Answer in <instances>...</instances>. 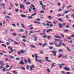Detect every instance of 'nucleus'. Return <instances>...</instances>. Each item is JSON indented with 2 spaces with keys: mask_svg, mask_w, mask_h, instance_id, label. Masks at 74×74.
Masks as SVG:
<instances>
[{
  "mask_svg": "<svg viewBox=\"0 0 74 74\" xmlns=\"http://www.w3.org/2000/svg\"><path fill=\"white\" fill-rule=\"evenodd\" d=\"M54 44L55 45L56 47H61L62 46V44L63 46V47H66V45L64 43H63L62 42H60L59 43V44H57V43L54 42Z\"/></svg>",
  "mask_w": 74,
  "mask_h": 74,
  "instance_id": "obj_1",
  "label": "nucleus"
},
{
  "mask_svg": "<svg viewBox=\"0 0 74 74\" xmlns=\"http://www.w3.org/2000/svg\"><path fill=\"white\" fill-rule=\"evenodd\" d=\"M29 68L30 69L31 71H32L33 69L32 68H33V69H35V67L34 66V65L32 64L31 66H29Z\"/></svg>",
  "mask_w": 74,
  "mask_h": 74,
  "instance_id": "obj_2",
  "label": "nucleus"
},
{
  "mask_svg": "<svg viewBox=\"0 0 74 74\" xmlns=\"http://www.w3.org/2000/svg\"><path fill=\"white\" fill-rule=\"evenodd\" d=\"M0 64L1 66H4V62L2 61H0Z\"/></svg>",
  "mask_w": 74,
  "mask_h": 74,
  "instance_id": "obj_3",
  "label": "nucleus"
},
{
  "mask_svg": "<svg viewBox=\"0 0 74 74\" xmlns=\"http://www.w3.org/2000/svg\"><path fill=\"white\" fill-rule=\"evenodd\" d=\"M45 59H46L45 61H46V62H51V60H48V59L49 58L48 57H46Z\"/></svg>",
  "mask_w": 74,
  "mask_h": 74,
  "instance_id": "obj_4",
  "label": "nucleus"
},
{
  "mask_svg": "<svg viewBox=\"0 0 74 74\" xmlns=\"http://www.w3.org/2000/svg\"><path fill=\"white\" fill-rule=\"evenodd\" d=\"M64 69L67 71H70V69L69 67H64Z\"/></svg>",
  "mask_w": 74,
  "mask_h": 74,
  "instance_id": "obj_5",
  "label": "nucleus"
},
{
  "mask_svg": "<svg viewBox=\"0 0 74 74\" xmlns=\"http://www.w3.org/2000/svg\"><path fill=\"white\" fill-rule=\"evenodd\" d=\"M20 16H21V17L23 18H26V16L25 15H23L22 14H21L20 15Z\"/></svg>",
  "mask_w": 74,
  "mask_h": 74,
  "instance_id": "obj_6",
  "label": "nucleus"
},
{
  "mask_svg": "<svg viewBox=\"0 0 74 74\" xmlns=\"http://www.w3.org/2000/svg\"><path fill=\"white\" fill-rule=\"evenodd\" d=\"M20 8H23L25 6L24 5H23V4H22V3H20Z\"/></svg>",
  "mask_w": 74,
  "mask_h": 74,
  "instance_id": "obj_7",
  "label": "nucleus"
},
{
  "mask_svg": "<svg viewBox=\"0 0 74 74\" xmlns=\"http://www.w3.org/2000/svg\"><path fill=\"white\" fill-rule=\"evenodd\" d=\"M40 32V30L35 31H34V32H32V31H30V33H35V32Z\"/></svg>",
  "mask_w": 74,
  "mask_h": 74,
  "instance_id": "obj_8",
  "label": "nucleus"
},
{
  "mask_svg": "<svg viewBox=\"0 0 74 74\" xmlns=\"http://www.w3.org/2000/svg\"><path fill=\"white\" fill-rule=\"evenodd\" d=\"M52 29H47V33H48V32H49L52 31Z\"/></svg>",
  "mask_w": 74,
  "mask_h": 74,
  "instance_id": "obj_9",
  "label": "nucleus"
},
{
  "mask_svg": "<svg viewBox=\"0 0 74 74\" xmlns=\"http://www.w3.org/2000/svg\"><path fill=\"white\" fill-rule=\"evenodd\" d=\"M21 52L22 53H26V50H24L23 51L22 50H21Z\"/></svg>",
  "mask_w": 74,
  "mask_h": 74,
  "instance_id": "obj_10",
  "label": "nucleus"
},
{
  "mask_svg": "<svg viewBox=\"0 0 74 74\" xmlns=\"http://www.w3.org/2000/svg\"><path fill=\"white\" fill-rule=\"evenodd\" d=\"M24 64V62L22 61H21L20 62H19L18 64H21L22 65H23Z\"/></svg>",
  "mask_w": 74,
  "mask_h": 74,
  "instance_id": "obj_11",
  "label": "nucleus"
},
{
  "mask_svg": "<svg viewBox=\"0 0 74 74\" xmlns=\"http://www.w3.org/2000/svg\"><path fill=\"white\" fill-rule=\"evenodd\" d=\"M34 23H38V24H41V23L39 21H35Z\"/></svg>",
  "mask_w": 74,
  "mask_h": 74,
  "instance_id": "obj_12",
  "label": "nucleus"
},
{
  "mask_svg": "<svg viewBox=\"0 0 74 74\" xmlns=\"http://www.w3.org/2000/svg\"><path fill=\"white\" fill-rule=\"evenodd\" d=\"M27 60L29 64L31 63V60H30V59L29 58H28Z\"/></svg>",
  "mask_w": 74,
  "mask_h": 74,
  "instance_id": "obj_13",
  "label": "nucleus"
},
{
  "mask_svg": "<svg viewBox=\"0 0 74 74\" xmlns=\"http://www.w3.org/2000/svg\"><path fill=\"white\" fill-rule=\"evenodd\" d=\"M66 49L67 50V51H71V49L69 48V47H66Z\"/></svg>",
  "mask_w": 74,
  "mask_h": 74,
  "instance_id": "obj_14",
  "label": "nucleus"
},
{
  "mask_svg": "<svg viewBox=\"0 0 74 74\" xmlns=\"http://www.w3.org/2000/svg\"><path fill=\"white\" fill-rule=\"evenodd\" d=\"M21 69H22V70H26V68L23 67V66L20 67Z\"/></svg>",
  "mask_w": 74,
  "mask_h": 74,
  "instance_id": "obj_15",
  "label": "nucleus"
},
{
  "mask_svg": "<svg viewBox=\"0 0 74 74\" xmlns=\"http://www.w3.org/2000/svg\"><path fill=\"white\" fill-rule=\"evenodd\" d=\"M30 46L32 48H35V46L32 45H30Z\"/></svg>",
  "mask_w": 74,
  "mask_h": 74,
  "instance_id": "obj_16",
  "label": "nucleus"
},
{
  "mask_svg": "<svg viewBox=\"0 0 74 74\" xmlns=\"http://www.w3.org/2000/svg\"><path fill=\"white\" fill-rule=\"evenodd\" d=\"M38 62H40V63H42V60H39V59H38L37 60Z\"/></svg>",
  "mask_w": 74,
  "mask_h": 74,
  "instance_id": "obj_17",
  "label": "nucleus"
},
{
  "mask_svg": "<svg viewBox=\"0 0 74 74\" xmlns=\"http://www.w3.org/2000/svg\"><path fill=\"white\" fill-rule=\"evenodd\" d=\"M68 56H69V55L68 54H66V55L65 56H63V57H64L65 58H67V57H68Z\"/></svg>",
  "mask_w": 74,
  "mask_h": 74,
  "instance_id": "obj_18",
  "label": "nucleus"
},
{
  "mask_svg": "<svg viewBox=\"0 0 74 74\" xmlns=\"http://www.w3.org/2000/svg\"><path fill=\"white\" fill-rule=\"evenodd\" d=\"M64 32H68L69 30L68 29H64Z\"/></svg>",
  "mask_w": 74,
  "mask_h": 74,
  "instance_id": "obj_19",
  "label": "nucleus"
},
{
  "mask_svg": "<svg viewBox=\"0 0 74 74\" xmlns=\"http://www.w3.org/2000/svg\"><path fill=\"white\" fill-rule=\"evenodd\" d=\"M38 58V56H37V55H36V60H35L36 61H37L38 60H37V58Z\"/></svg>",
  "mask_w": 74,
  "mask_h": 74,
  "instance_id": "obj_20",
  "label": "nucleus"
},
{
  "mask_svg": "<svg viewBox=\"0 0 74 74\" xmlns=\"http://www.w3.org/2000/svg\"><path fill=\"white\" fill-rule=\"evenodd\" d=\"M10 58L11 59H14V56L11 55H10Z\"/></svg>",
  "mask_w": 74,
  "mask_h": 74,
  "instance_id": "obj_21",
  "label": "nucleus"
},
{
  "mask_svg": "<svg viewBox=\"0 0 74 74\" xmlns=\"http://www.w3.org/2000/svg\"><path fill=\"white\" fill-rule=\"evenodd\" d=\"M58 51L59 52H63V50L62 49H59L58 50Z\"/></svg>",
  "mask_w": 74,
  "mask_h": 74,
  "instance_id": "obj_22",
  "label": "nucleus"
},
{
  "mask_svg": "<svg viewBox=\"0 0 74 74\" xmlns=\"http://www.w3.org/2000/svg\"><path fill=\"white\" fill-rule=\"evenodd\" d=\"M46 22L47 23H52V22L51 21H49L48 20H47Z\"/></svg>",
  "mask_w": 74,
  "mask_h": 74,
  "instance_id": "obj_23",
  "label": "nucleus"
},
{
  "mask_svg": "<svg viewBox=\"0 0 74 74\" xmlns=\"http://www.w3.org/2000/svg\"><path fill=\"white\" fill-rule=\"evenodd\" d=\"M48 18H50V20H51V19H52V18H53V17H52L50 16H48Z\"/></svg>",
  "mask_w": 74,
  "mask_h": 74,
  "instance_id": "obj_24",
  "label": "nucleus"
},
{
  "mask_svg": "<svg viewBox=\"0 0 74 74\" xmlns=\"http://www.w3.org/2000/svg\"><path fill=\"white\" fill-rule=\"evenodd\" d=\"M59 25V27L60 28V27H62V25L61 24H59V25Z\"/></svg>",
  "mask_w": 74,
  "mask_h": 74,
  "instance_id": "obj_25",
  "label": "nucleus"
},
{
  "mask_svg": "<svg viewBox=\"0 0 74 74\" xmlns=\"http://www.w3.org/2000/svg\"><path fill=\"white\" fill-rule=\"evenodd\" d=\"M32 9L33 11H34V12H36V8H33Z\"/></svg>",
  "mask_w": 74,
  "mask_h": 74,
  "instance_id": "obj_26",
  "label": "nucleus"
},
{
  "mask_svg": "<svg viewBox=\"0 0 74 74\" xmlns=\"http://www.w3.org/2000/svg\"><path fill=\"white\" fill-rule=\"evenodd\" d=\"M47 71H48V73H50L51 71H50V70H49V68H47Z\"/></svg>",
  "mask_w": 74,
  "mask_h": 74,
  "instance_id": "obj_27",
  "label": "nucleus"
},
{
  "mask_svg": "<svg viewBox=\"0 0 74 74\" xmlns=\"http://www.w3.org/2000/svg\"><path fill=\"white\" fill-rule=\"evenodd\" d=\"M53 24H50V26H49V27H53Z\"/></svg>",
  "mask_w": 74,
  "mask_h": 74,
  "instance_id": "obj_28",
  "label": "nucleus"
},
{
  "mask_svg": "<svg viewBox=\"0 0 74 74\" xmlns=\"http://www.w3.org/2000/svg\"><path fill=\"white\" fill-rule=\"evenodd\" d=\"M21 59V58H16V60H20Z\"/></svg>",
  "mask_w": 74,
  "mask_h": 74,
  "instance_id": "obj_29",
  "label": "nucleus"
},
{
  "mask_svg": "<svg viewBox=\"0 0 74 74\" xmlns=\"http://www.w3.org/2000/svg\"><path fill=\"white\" fill-rule=\"evenodd\" d=\"M14 44H16V45H18L19 43L18 42H16V41H14Z\"/></svg>",
  "mask_w": 74,
  "mask_h": 74,
  "instance_id": "obj_30",
  "label": "nucleus"
},
{
  "mask_svg": "<svg viewBox=\"0 0 74 74\" xmlns=\"http://www.w3.org/2000/svg\"><path fill=\"white\" fill-rule=\"evenodd\" d=\"M37 36L35 37V38H34L35 41H37Z\"/></svg>",
  "mask_w": 74,
  "mask_h": 74,
  "instance_id": "obj_31",
  "label": "nucleus"
},
{
  "mask_svg": "<svg viewBox=\"0 0 74 74\" xmlns=\"http://www.w3.org/2000/svg\"><path fill=\"white\" fill-rule=\"evenodd\" d=\"M20 32H24V30L23 29H20Z\"/></svg>",
  "mask_w": 74,
  "mask_h": 74,
  "instance_id": "obj_32",
  "label": "nucleus"
},
{
  "mask_svg": "<svg viewBox=\"0 0 74 74\" xmlns=\"http://www.w3.org/2000/svg\"><path fill=\"white\" fill-rule=\"evenodd\" d=\"M28 19H32V18H33V17L32 16H28Z\"/></svg>",
  "mask_w": 74,
  "mask_h": 74,
  "instance_id": "obj_33",
  "label": "nucleus"
},
{
  "mask_svg": "<svg viewBox=\"0 0 74 74\" xmlns=\"http://www.w3.org/2000/svg\"><path fill=\"white\" fill-rule=\"evenodd\" d=\"M50 38H51V36H47L48 40H49V39H50Z\"/></svg>",
  "mask_w": 74,
  "mask_h": 74,
  "instance_id": "obj_34",
  "label": "nucleus"
},
{
  "mask_svg": "<svg viewBox=\"0 0 74 74\" xmlns=\"http://www.w3.org/2000/svg\"><path fill=\"white\" fill-rule=\"evenodd\" d=\"M24 63L25 64H26L27 63V60H26V59H24Z\"/></svg>",
  "mask_w": 74,
  "mask_h": 74,
  "instance_id": "obj_35",
  "label": "nucleus"
},
{
  "mask_svg": "<svg viewBox=\"0 0 74 74\" xmlns=\"http://www.w3.org/2000/svg\"><path fill=\"white\" fill-rule=\"evenodd\" d=\"M49 48L50 49H53V47H51V46H49Z\"/></svg>",
  "mask_w": 74,
  "mask_h": 74,
  "instance_id": "obj_36",
  "label": "nucleus"
},
{
  "mask_svg": "<svg viewBox=\"0 0 74 74\" xmlns=\"http://www.w3.org/2000/svg\"><path fill=\"white\" fill-rule=\"evenodd\" d=\"M46 34V33H45V32H44V33H40V34L43 36V35H44V34Z\"/></svg>",
  "mask_w": 74,
  "mask_h": 74,
  "instance_id": "obj_37",
  "label": "nucleus"
},
{
  "mask_svg": "<svg viewBox=\"0 0 74 74\" xmlns=\"http://www.w3.org/2000/svg\"><path fill=\"white\" fill-rule=\"evenodd\" d=\"M28 30H27V29H25V33H26V34H27V33H28Z\"/></svg>",
  "mask_w": 74,
  "mask_h": 74,
  "instance_id": "obj_38",
  "label": "nucleus"
},
{
  "mask_svg": "<svg viewBox=\"0 0 74 74\" xmlns=\"http://www.w3.org/2000/svg\"><path fill=\"white\" fill-rule=\"evenodd\" d=\"M40 13L42 14L43 13H44V11L43 10H41L40 12Z\"/></svg>",
  "mask_w": 74,
  "mask_h": 74,
  "instance_id": "obj_39",
  "label": "nucleus"
},
{
  "mask_svg": "<svg viewBox=\"0 0 74 74\" xmlns=\"http://www.w3.org/2000/svg\"><path fill=\"white\" fill-rule=\"evenodd\" d=\"M59 67L60 68H61V67H62V64H60Z\"/></svg>",
  "mask_w": 74,
  "mask_h": 74,
  "instance_id": "obj_40",
  "label": "nucleus"
},
{
  "mask_svg": "<svg viewBox=\"0 0 74 74\" xmlns=\"http://www.w3.org/2000/svg\"><path fill=\"white\" fill-rule=\"evenodd\" d=\"M40 4L41 5H43V4H42V1L40 2Z\"/></svg>",
  "mask_w": 74,
  "mask_h": 74,
  "instance_id": "obj_41",
  "label": "nucleus"
},
{
  "mask_svg": "<svg viewBox=\"0 0 74 74\" xmlns=\"http://www.w3.org/2000/svg\"><path fill=\"white\" fill-rule=\"evenodd\" d=\"M5 69H6V68H4H4L3 69V71H5Z\"/></svg>",
  "mask_w": 74,
  "mask_h": 74,
  "instance_id": "obj_42",
  "label": "nucleus"
},
{
  "mask_svg": "<svg viewBox=\"0 0 74 74\" xmlns=\"http://www.w3.org/2000/svg\"><path fill=\"white\" fill-rule=\"evenodd\" d=\"M67 38L68 40H71V37H67Z\"/></svg>",
  "mask_w": 74,
  "mask_h": 74,
  "instance_id": "obj_43",
  "label": "nucleus"
},
{
  "mask_svg": "<svg viewBox=\"0 0 74 74\" xmlns=\"http://www.w3.org/2000/svg\"><path fill=\"white\" fill-rule=\"evenodd\" d=\"M68 12H68V11L67 10H66L65 11V12L64 13V14H67V13H68Z\"/></svg>",
  "mask_w": 74,
  "mask_h": 74,
  "instance_id": "obj_44",
  "label": "nucleus"
},
{
  "mask_svg": "<svg viewBox=\"0 0 74 74\" xmlns=\"http://www.w3.org/2000/svg\"><path fill=\"white\" fill-rule=\"evenodd\" d=\"M63 56V55L62 54H61L59 56L58 58H61V57H62Z\"/></svg>",
  "mask_w": 74,
  "mask_h": 74,
  "instance_id": "obj_45",
  "label": "nucleus"
},
{
  "mask_svg": "<svg viewBox=\"0 0 74 74\" xmlns=\"http://www.w3.org/2000/svg\"><path fill=\"white\" fill-rule=\"evenodd\" d=\"M65 27H66V28H69V25H66L65 26Z\"/></svg>",
  "mask_w": 74,
  "mask_h": 74,
  "instance_id": "obj_46",
  "label": "nucleus"
},
{
  "mask_svg": "<svg viewBox=\"0 0 74 74\" xmlns=\"http://www.w3.org/2000/svg\"><path fill=\"white\" fill-rule=\"evenodd\" d=\"M55 40L56 41H59V40L58 39L56 38L55 39Z\"/></svg>",
  "mask_w": 74,
  "mask_h": 74,
  "instance_id": "obj_47",
  "label": "nucleus"
},
{
  "mask_svg": "<svg viewBox=\"0 0 74 74\" xmlns=\"http://www.w3.org/2000/svg\"><path fill=\"white\" fill-rule=\"evenodd\" d=\"M12 35H13V36H14V35L15 36H16V33H13L12 34Z\"/></svg>",
  "mask_w": 74,
  "mask_h": 74,
  "instance_id": "obj_48",
  "label": "nucleus"
},
{
  "mask_svg": "<svg viewBox=\"0 0 74 74\" xmlns=\"http://www.w3.org/2000/svg\"><path fill=\"white\" fill-rule=\"evenodd\" d=\"M55 64V63H52L51 66V68H52L53 67V64Z\"/></svg>",
  "mask_w": 74,
  "mask_h": 74,
  "instance_id": "obj_49",
  "label": "nucleus"
},
{
  "mask_svg": "<svg viewBox=\"0 0 74 74\" xmlns=\"http://www.w3.org/2000/svg\"><path fill=\"white\" fill-rule=\"evenodd\" d=\"M66 24V23H63L62 24V26H64Z\"/></svg>",
  "mask_w": 74,
  "mask_h": 74,
  "instance_id": "obj_50",
  "label": "nucleus"
},
{
  "mask_svg": "<svg viewBox=\"0 0 74 74\" xmlns=\"http://www.w3.org/2000/svg\"><path fill=\"white\" fill-rule=\"evenodd\" d=\"M26 4H28V5H29V4H31V3L29 2H29H26Z\"/></svg>",
  "mask_w": 74,
  "mask_h": 74,
  "instance_id": "obj_51",
  "label": "nucleus"
},
{
  "mask_svg": "<svg viewBox=\"0 0 74 74\" xmlns=\"http://www.w3.org/2000/svg\"><path fill=\"white\" fill-rule=\"evenodd\" d=\"M21 26H22L23 28H25V27L24 26V25H23V24H21Z\"/></svg>",
  "mask_w": 74,
  "mask_h": 74,
  "instance_id": "obj_52",
  "label": "nucleus"
},
{
  "mask_svg": "<svg viewBox=\"0 0 74 74\" xmlns=\"http://www.w3.org/2000/svg\"><path fill=\"white\" fill-rule=\"evenodd\" d=\"M37 14L36 13H34V14H33L31 16H34V15H36Z\"/></svg>",
  "mask_w": 74,
  "mask_h": 74,
  "instance_id": "obj_53",
  "label": "nucleus"
},
{
  "mask_svg": "<svg viewBox=\"0 0 74 74\" xmlns=\"http://www.w3.org/2000/svg\"><path fill=\"white\" fill-rule=\"evenodd\" d=\"M10 5H11V7H14V6H13V5L11 3H10Z\"/></svg>",
  "mask_w": 74,
  "mask_h": 74,
  "instance_id": "obj_54",
  "label": "nucleus"
},
{
  "mask_svg": "<svg viewBox=\"0 0 74 74\" xmlns=\"http://www.w3.org/2000/svg\"><path fill=\"white\" fill-rule=\"evenodd\" d=\"M33 36L35 37H37V35H36V34H33Z\"/></svg>",
  "mask_w": 74,
  "mask_h": 74,
  "instance_id": "obj_55",
  "label": "nucleus"
},
{
  "mask_svg": "<svg viewBox=\"0 0 74 74\" xmlns=\"http://www.w3.org/2000/svg\"><path fill=\"white\" fill-rule=\"evenodd\" d=\"M15 11L16 12H18V11H19V9H15Z\"/></svg>",
  "mask_w": 74,
  "mask_h": 74,
  "instance_id": "obj_56",
  "label": "nucleus"
},
{
  "mask_svg": "<svg viewBox=\"0 0 74 74\" xmlns=\"http://www.w3.org/2000/svg\"><path fill=\"white\" fill-rule=\"evenodd\" d=\"M2 45L3 46V47H4L5 48L6 47V45H5L4 44H2Z\"/></svg>",
  "mask_w": 74,
  "mask_h": 74,
  "instance_id": "obj_57",
  "label": "nucleus"
},
{
  "mask_svg": "<svg viewBox=\"0 0 74 74\" xmlns=\"http://www.w3.org/2000/svg\"><path fill=\"white\" fill-rule=\"evenodd\" d=\"M57 16H62V14H57Z\"/></svg>",
  "mask_w": 74,
  "mask_h": 74,
  "instance_id": "obj_58",
  "label": "nucleus"
},
{
  "mask_svg": "<svg viewBox=\"0 0 74 74\" xmlns=\"http://www.w3.org/2000/svg\"><path fill=\"white\" fill-rule=\"evenodd\" d=\"M27 69H29V65H27Z\"/></svg>",
  "mask_w": 74,
  "mask_h": 74,
  "instance_id": "obj_59",
  "label": "nucleus"
},
{
  "mask_svg": "<svg viewBox=\"0 0 74 74\" xmlns=\"http://www.w3.org/2000/svg\"><path fill=\"white\" fill-rule=\"evenodd\" d=\"M22 41H23V42H26V40H25V39H23L22 40Z\"/></svg>",
  "mask_w": 74,
  "mask_h": 74,
  "instance_id": "obj_60",
  "label": "nucleus"
},
{
  "mask_svg": "<svg viewBox=\"0 0 74 74\" xmlns=\"http://www.w3.org/2000/svg\"><path fill=\"white\" fill-rule=\"evenodd\" d=\"M43 37L44 38H47V35L44 36Z\"/></svg>",
  "mask_w": 74,
  "mask_h": 74,
  "instance_id": "obj_61",
  "label": "nucleus"
},
{
  "mask_svg": "<svg viewBox=\"0 0 74 74\" xmlns=\"http://www.w3.org/2000/svg\"><path fill=\"white\" fill-rule=\"evenodd\" d=\"M42 25H43L44 26H46V24L44 23H42Z\"/></svg>",
  "mask_w": 74,
  "mask_h": 74,
  "instance_id": "obj_62",
  "label": "nucleus"
},
{
  "mask_svg": "<svg viewBox=\"0 0 74 74\" xmlns=\"http://www.w3.org/2000/svg\"><path fill=\"white\" fill-rule=\"evenodd\" d=\"M66 74H71L70 72H68L66 73Z\"/></svg>",
  "mask_w": 74,
  "mask_h": 74,
  "instance_id": "obj_63",
  "label": "nucleus"
},
{
  "mask_svg": "<svg viewBox=\"0 0 74 74\" xmlns=\"http://www.w3.org/2000/svg\"><path fill=\"white\" fill-rule=\"evenodd\" d=\"M71 37H74V34L72 35Z\"/></svg>",
  "mask_w": 74,
  "mask_h": 74,
  "instance_id": "obj_64",
  "label": "nucleus"
}]
</instances>
